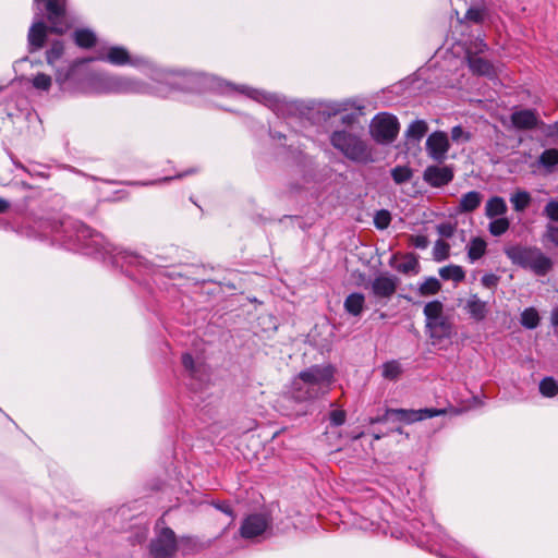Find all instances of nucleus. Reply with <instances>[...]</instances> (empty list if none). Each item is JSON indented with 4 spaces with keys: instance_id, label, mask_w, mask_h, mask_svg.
<instances>
[{
    "instance_id": "1",
    "label": "nucleus",
    "mask_w": 558,
    "mask_h": 558,
    "mask_svg": "<svg viewBox=\"0 0 558 558\" xmlns=\"http://www.w3.org/2000/svg\"><path fill=\"white\" fill-rule=\"evenodd\" d=\"M34 236L60 245L69 251L95 255L109 260L130 276L131 267H146V259L133 252L122 250L108 242L105 236L71 217L49 216L35 219L28 227Z\"/></svg>"
},
{
    "instance_id": "2",
    "label": "nucleus",
    "mask_w": 558,
    "mask_h": 558,
    "mask_svg": "<svg viewBox=\"0 0 558 558\" xmlns=\"http://www.w3.org/2000/svg\"><path fill=\"white\" fill-rule=\"evenodd\" d=\"M153 94L161 97L168 96L171 90H181L193 94L215 92L223 95H243L269 108L275 114L279 111V98L275 94L256 89L247 85H235L216 76L193 71H168L153 69Z\"/></svg>"
},
{
    "instance_id": "3",
    "label": "nucleus",
    "mask_w": 558,
    "mask_h": 558,
    "mask_svg": "<svg viewBox=\"0 0 558 558\" xmlns=\"http://www.w3.org/2000/svg\"><path fill=\"white\" fill-rule=\"evenodd\" d=\"M35 3L44 4L45 16L49 25L43 21V11L35 14V21L28 31L29 51L40 50L48 40V34L62 35L72 27V20L66 10L68 0H34Z\"/></svg>"
},
{
    "instance_id": "4",
    "label": "nucleus",
    "mask_w": 558,
    "mask_h": 558,
    "mask_svg": "<svg viewBox=\"0 0 558 558\" xmlns=\"http://www.w3.org/2000/svg\"><path fill=\"white\" fill-rule=\"evenodd\" d=\"M333 374L335 369L330 365H315L301 372L293 381L292 398L306 401L326 395L333 380Z\"/></svg>"
},
{
    "instance_id": "5",
    "label": "nucleus",
    "mask_w": 558,
    "mask_h": 558,
    "mask_svg": "<svg viewBox=\"0 0 558 558\" xmlns=\"http://www.w3.org/2000/svg\"><path fill=\"white\" fill-rule=\"evenodd\" d=\"M89 94H153V85L128 76L92 72Z\"/></svg>"
},
{
    "instance_id": "6",
    "label": "nucleus",
    "mask_w": 558,
    "mask_h": 558,
    "mask_svg": "<svg viewBox=\"0 0 558 558\" xmlns=\"http://www.w3.org/2000/svg\"><path fill=\"white\" fill-rule=\"evenodd\" d=\"M506 256L513 265L532 270L537 276H545L553 267V262L536 246L512 245L505 248Z\"/></svg>"
},
{
    "instance_id": "7",
    "label": "nucleus",
    "mask_w": 558,
    "mask_h": 558,
    "mask_svg": "<svg viewBox=\"0 0 558 558\" xmlns=\"http://www.w3.org/2000/svg\"><path fill=\"white\" fill-rule=\"evenodd\" d=\"M330 143L354 162L367 165L375 161L372 147L355 134L347 131H335L330 135Z\"/></svg>"
},
{
    "instance_id": "8",
    "label": "nucleus",
    "mask_w": 558,
    "mask_h": 558,
    "mask_svg": "<svg viewBox=\"0 0 558 558\" xmlns=\"http://www.w3.org/2000/svg\"><path fill=\"white\" fill-rule=\"evenodd\" d=\"M89 71L86 61H76L65 69H58L56 73V82L60 89L70 94H89Z\"/></svg>"
},
{
    "instance_id": "9",
    "label": "nucleus",
    "mask_w": 558,
    "mask_h": 558,
    "mask_svg": "<svg viewBox=\"0 0 558 558\" xmlns=\"http://www.w3.org/2000/svg\"><path fill=\"white\" fill-rule=\"evenodd\" d=\"M398 119L389 113L377 114L369 126L372 137L380 144H389L393 142L399 133Z\"/></svg>"
},
{
    "instance_id": "10",
    "label": "nucleus",
    "mask_w": 558,
    "mask_h": 558,
    "mask_svg": "<svg viewBox=\"0 0 558 558\" xmlns=\"http://www.w3.org/2000/svg\"><path fill=\"white\" fill-rule=\"evenodd\" d=\"M182 365L186 375L191 378L190 384L193 390L202 389L209 380L208 366L199 360H195L190 353H183L181 357Z\"/></svg>"
},
{
    "instance_id": "11",
    "label": "nucleus",
    "mask_w": 558,
    "mask_h": 558,
    "mask_svg": "<svg viewBox=\"0 0 558 558\" xmlns=\"http://www.w3.org/2000/svg\"><path fill=\"white\" fill-rule=\"evenodd\" d=\"M446 409L425 408L420 410L388 409V415H392V423L400 422L412 424L426 418L445 415Z\"/></svg>"
},
{
    "instance_id": "12",
    "label": "nucleus",
    "mask_w": 558,
    "mask_h": 558,
    "mask_svg": "<svg viewBox=\"0 0 558 558\" xmlns=\"http://www.w3.org/2000/svg\"><path fill=\"white\" fill-rule=\"evenodd\" d=\"M150 554L155 558H167L177 550V538L174 532L170 527H165L150 542Z\"/></svg>"
},
{
    "instance_id": "13",
    "label": "nucleus",
    "mask_w": 558,
    "mask_h": 558,
    "mask_svg": "<svg viewBox=\"0 0 558 558\" xmlns=\"http://www.w3.org/2000/svg\"><path fill=\"white\" fill-rule=\"evenodd\" d=\"M400 279L389 272L380 274L371 282V291L374 298L390 300L397 292Z\"/></svg>"
},
{
    "instance_id": "14",
    "label": "nucleus",
    "mask_w": 558,
    "mask_h": 558,
    "mask_svg": "<svg viewBox=\"0 0 558 558\" xmlns=\"http://www.w3.org/2000/svg\"><path fill=\"white\" fill-rule=\"evenodd\" d=\"M107 62L114 64V65H124V64H132V65H147L150 70V75L153 74V66H150L149 62L143 58H132L128 50L124 47L121 46H112L108 49L106 57L104 58Z\"/></svg>"
},
{
    "instance_id": "15",
    "label": "nucleus",
    "mask_w": 558,
    "mask_h": 558,
    "mask_svg": "<svg viewBox=\"0 0 558 558\" xmlns=\"http://www.w3.org/2000/svg\"><path fill=\"white\" fill-rule=\"evenodd\" d=\"M449 150V141L445 132H434L426 140V151L436 161L446 159Z\"/></svg>"
},
{
    "instance_id": "16",
    "label": "nucleus",
    "mask_w": 558,
    "mask_h": 558,
    "mask_svg": "<svg viewBox=\"0 0 558 558\" xmlns=\"http://www.w3.org/2000/svg\"><path fill=\"white\" fill-rule=\"evenodd\" d=\"M269 526V521L264 514L247 515L240 527L241 536L244 538H254L264 534Z\"/></svg>"
},
{
    "instance_id": "17",
    "label": "nucleus",
    "mask_w": 558,
    "mask_h": 558,
    "mask_svg": "<svg viewBox=\"0 0 558 558\" xmlns=\"http://www.w3.org/2000/svg\"><path fill=\"white\" fill-rule=\"evenodd\" d=\"M453 177V170L449 166H428L423 173V180L433 187L447 185Z\"/></svg>"
},
{
    "instance_id": "18",
    "label": "nucleus",
    "mask_w": 558,
    "mask_h": 558,
    "mask_svg": "<svg viewBox=\"0 0 558 558\" xmlns=\"http://www.w3.org/2000/svg\"><path fill=\"white\" fill-rule=\"evenodd\" d=\"M512 125L518 130H533L544 122L538 119L537 111L534 109H522L514 111L510 116Z\"/></svg>"
},
{
    "instance_id": "19",
    "label": "nucleus",
    "mask_w": 558,
    "mask_h": 558,
    "mask_svg": "<svg viewBox=\"0 0 558 558\" xmlns=\"http://www.w3.org/2000/svg\"><path fill=\"white\" fill-rule=\"evenodd\" d=\"M425 327L427 329L429 338L433 339L434 342L450 338L452 335V323L450 322V318L446 315L437 319L426 322Z\"/></svg>"
},
{
    "instance_id": "20",
    "label": "nucleus",
    "mask_w": 558,
    "mask_h": 558,
    "mask_svg": "<svg viewBox=\"0 0 558 558\" xmlns=\"http://www.w3.org/2000/svg\"><path fill=\"white\" fill-rule=\"evenodd\" d=\"M465 59L472 73L476 75L492 76L495 74L493 64L466 49Z\"/></svg>"
},
{
    "instance_id": "21",
    "label": "nucleus",
    "mask_w": 558,
    "mask_h": 558,
    "mask_svg": "<svg viewBox=\"0 0 558 558\" xmlns=\"http://www.w3.org/2000/svg\"><path fill=\"white\" fill-rule=\"evenodd\" d=\"M464 308L470 317L476 322L484 320L489 312L487 303L482 301L476 294H472L466 300Z\"/></svg>"
},
{
    "instance_id": "22",
    "label": "nucleus",
    "mask_w": 558,
    "mask_h": 558,
    "mask_svg": "<svg viewBox=\"0 0 558 558\" xmlns=\"http://www.w3.org/2000/svg\"><path fill=\"white\" fill-rule=\"evenodd\" d=\"M483 198L484 195L478 191H470L463 194L459 201V205L457 206V213H473L481 206Z\"/></svg>"
},
{
    "instance_id": "23",
    "label": "nucleus",
    "mask_w": 558,
    "mask_h": 558,
    "mask_svg": "<svg viewBox=\"0 0 558 558\" xmlns=\"http://www.w3.org/2000/svg\"><path fill=\"white\" fill-rule=\"evenodd\" d=\"M365 306V296L362 293L354 292L349 294L343 303L345 312L352 316H360Z\"/></svg>"
},
{
    "instance_id": "24",
    "label": "nucleus",
    "mask_w": 558,
    "mask_h": 558,
    "mask_svg": "<svg viewBox=\"0 0 558 558\" xmlns=\"http://www.w3.org/2000/svg\"><path fill=\"white\" fill-rule=\"evenodd\" d=\"M395 259H396V256H392V258L390 259V266H392L399 272L409 275V274H417L420 271V263H418L417 257L414 254H407L403 257V260L398 265L393 264Z\"/></svg>"
},
{
    "instance_id": "25",
    "label": "nucleus",
    "mask_w": 558,
    "mask_h": 558,
    "mask_svg": "<svg viewBox=\"0 0 558 558\" xmlns=\"http://www.w3.org/2000/svg\"><path fill=\"white\" fill-rule=\"evenodd\" d=\"M508 207L505 199L500 196L490 197L485 206V215L488 218L502 216L507 213Z\"/></svg>"
},
{
    "instance_id": "26",
    "label": "nucleus",
    "mask_w": 558,
    "mask_h": 558,
    "mask_svg": "<svg viewBox=\"0 0 558 558\" xmlns=\"http://www.w3.org/2000/svg\"><path fill=\"white\" fill-rule=\"evenodd\" d=\"M73 38L74 43L81 48H90L96 44V35L88 28L76 29Z\"/></svg>"
},
{
    "instance_id": "27",
    "label": "nucleus",
    "mask_w": 558,
    "mask_h": 558,
    "mask_svg": "<svg viewBox=\"0 0 558 558\" xmlns=\"http://www.w3.org/2000/svg\"><path fill=\"white\" fill-rule=\"evenodd\" d=\"M532 197L529 192L524 190H518L510 197V203L513 210L517 213L524 211L531 204Z\"/></svg>"
},
{
    "instance_id": "28",
    "label": "nucleus",
    "mask_w": 558,
    "mask_h": 558,
    "mask_svg": "<svg viewBox=\"0 0 558 558\" xmlns=\"http://www.w3.org/2000/svg\"><path fill=\"white\" fill-rule=\"evenodd\" d=\"M538 163L545 168L548 173L554 172L555 167L558 165V149H545L538 157Z\"/></svg>"
},
{
    "instance_id": "29",
    "label": "nucleus",
    "mask_w": 558,
    "mask_h": 558,
    "mask_svg": "<svg viewBox=\"0 0 558 558\" xmlns=\"http://www.w3.org/2000/svg\"><path fill=\"white\" fill-rule=\"evenodd\" d=\"M439 276L444 280H452L454 282H461L465 278V272L461 266L449 265L439 269Z\"/></svg>"
},
{
    "instance_id": "30",
    "label": "nucleus",
    "mask_w": 558,
    "mask_h": 558,
    "mask_svg": "<svg viewBox=\"0 0 558 558\" xmlns=\"http://www.w3.org/2000/svg\"><path fill=\"white\" fill-rule=\"evenodd\" d=\"M427 131L428 125L424 120H415L409 125L405 131V136L414 141H420L425 136Z\"/></svg>"
},
{
    "instance_id": "31",
    "label": "nucleus",
    "mask_w": 558,
    "mask_h": 558,
    "mask_svg": "<svg viewBox=\"0 0 558 558\" xmlns=\"http://www.w3.org/2000/svg\"><path fill=\"white\" fill-rule=\"evenodd\" d=\"M423 313L425 315L426 322L437 319L445 315L444 304L438 300L430 301L425 304Z\"/></svg>"
},
{
    "instance_id": "32",
    "label": "nucleus",
    "mask_w": 558,
    "mask_h": 558,
    "mask_svg": "<svg viewBox=\"0 0 558 558\" xmlns=\"http://www.w3.org/2000/svg\"><path fill=\"white\" fill-rule=\"evenodd\" d=\"M63 41L56 39L51 41L50 48L46 51V60L48 64L53 65L63 56Z\"/></svg>"
},
{
    "instance_id": "33",
    "label": "nucleus",
    "mask_w": 558,
    "mask_h": 558,
    "mask_svg": "<svg viewBox=\"0 0 558 558\" xmlns=\"http://www.w3.org/2000/svg\"><path fill=\"white\" fill-rule=\"evenodd\" d=\"M486 251V242L481 238H474L468 250V256L469 258L474 262L480 259Z\"/></svg>"
},
{
    "instance_id": "34",
    "label": "nucleus",
    "mask_w": 558,
    "mask_h": 558,
    "mask_svg": "<svg viewBox=\"0 0 558 558\" xmlns=\"http://www.w3.org/2000/svg\"><path fill=\"white\" fill-rule=\"evenodd\" d=\"M440 289V281L435 277H429L420 286L418 292L422 296H429L437 294Z\"/></svg>"
},
{
    "instance_id": "35",
    "label": "nucleus",
    "mask_w": 558,
    "mask_h": 558,
    "mask_svg": "<svg viewBox=\"0 0 558 558\" xmlns=\"http://www.w3.org/2000/svg\"><path fill=\"white\" fill-rule=\"evenodd\" d=\"M521 324L527 329H534L539 324V315L534 307L525 308L521 314Z\"/></svg>"
},
{
    "instance_id": "36",
    "label": "nucleus",
    "mask_w": 558,
    "mask_h": 558,
    "mask_svg": "<svg viewBox=\"0 0 558 558\" xmlns=\"http://www.w3.org/2000/svg\"><path fill=\"white\" fill-rule=\"evenodd\" d=\"M29 82L32 86L39 92H48L52 84V78L50 75L45 73L35 74Z\"/></svg>"
},
{
    "instance_id": "37",
    "label": "nucleus",
    "mask_w": 558,
    "mask_h": 558,
    "mask_svg": "<svg viewBox=\"0 0 558 558\" xmlns=\"http://www.w3.org/2000/svg\"><path fill=\"white\" fill-rule=\"evenodd\" d=\"M402 373V367L399 362L390 361L383 365V376L389 380H396Z\"/></svg>"
},
{
    "instance_id": "38",
    "label": "nucleus",
    "mask_w": 558,
    "mask_h": 558,
    "mask_svg": "<svg viewBox=\"0 0 558 558\" xmlns=\"http://www.w3.org/2000/svg\"><path fill=\"white\" fill-rule=\"evenodd\" d=\"M539 392L544 397H555L558 393V384L551 377H546L539 383Z\"/></svg>"
},
{
    "instance_id": "39",
    "label": "nucleus",
    "mask_w": 558,
    "mask_h": 558,
    "mask_svg": "<svg viewBox=\"0 0 558 558\" xmlns=\"http://www.w3.org/2000/svg\"><path fill=\"white\" fill-rule=\"evenodd\" d=\"M509 227V220L507 218L501 217L493 220L488 226V230L490 234H493L494 236H500L507 232Z\"/></svg>"
},
{
    "instance_id": "40",
    "label": "nucleus",
    "mask_w": 558,
    "mask_h": 558,
    "mask_svg": "<svg viewBox=\"0 0 558 558\" xmlns=\"http://www.w3.org/2000/svg\"><path fill=\"white\" fill-rule=\"evenodd\" d=\"M450 245L444 240H437L434 248L433 256L436 262L446 260L449 257Z\"/></svg>"
},
{
    "instance_id": "41",
    "label": "nucleus",
    "mask_w": 558,
    "mask_h": 558,
    "mask_svg": "<svg viewBox=\"0 0 558 558\" xmlns=\"http://www.w3.org/2000/svg\"><path fill=\"white\" fill-rule=\"evenodd\" d=\"M391 177L397 184H402L412 178V170L405 166H397L391 170Z\"/></svg>"
},
{
    "instance_id": "42",
    "label": "nucleus",
    "mask_w": 558,
    "mask_h": 558,
    "mask_svg": "<svg viewBox=\"0 0 558 558\" xmlns=\"http://www.w3.org/2000/svg\"><path fill=\"white\" fill-rule=\"evenodd\" d=\"M391 222V215L386 209H380L376 211L374 216V225L377 229L384 230L389 227Z\"/></svg>"
},
{
    "instance_id": "43",
    "label": "nucleus",
    "mask_w": 558,
    "mask_h": 558,
    "mask_svg": "<svg viewBox=\"0 0 558 558\" xmlns=\"http://www.w3.org/2000/svg\"><path fill=\"white\" fill-rule=\"evenodd\" d=\"M464 20L480 24L484 21V10L481 8L472 7L466 11Z\"/></svg>"
},
{
    "instance_id": "44",
    "label": "nucleus",
    "mask_w": 558,
    "mask_h": 558,
    "mask_svg": "<svg viewBox=\"0 0 558 558\" xmlns=\"http://www.w3.org/2000/svg\"><path fill=\"white\" fill-rule=\"evenodd\" d=\"M543 241H548L558 247V226L547 225Z\"/></svg>"
},
{
    "instance_id": "45",
    "label": "nucleus",
    "mask_w": 558,
    "mask_h": 558,
    "mask_svg": "<svg viewBox=\"0 0 558 558\" xmlns=\"http://www.w3.org/2000/svg\"><path fill=\"white\" fill-rule=\"evenodd\" d=\"M451 138L454 142H469L471 134L465 132L461 125H456L451 129Z\"/></svg>"
},
{
    "instance_id": "46",
    "label": "nucleus",
    "mask_w": 558,
    "mask_h": 558,
    "mask_svg": "<svg viewBox=\"0 0 558 558\" xmlns=\"http://www.w3.org/2000/svg\"><path fill=\"white\" fill-rule=\"evenodd\" d=\"M437 229V232L439 233V235L444 236V238H451L453 236L454 232H456V225L451 223V222H444V223H440L436 227Z\"/></svg>"
},
{
    "instance_id": "47",
    "label": "nucleus",
    "mask_w": 558,
    "mask_h": 558,
    "mask_svg": "<svg viewBox=\"0 0 558 558\" xmlns=\"http://www.w3.org/2000/svg\"><path fill=\"white\" fill-rule=\"evenodd\" d=\"M544 214L549 219L558 221V201H549L544 208Z\"/></svg>"
},
{
    "instance_id": "48",
    "label": "nucleus",
    "mask_w": 558,
    "mask_h": 558,
    "mask_svg": "<svg viewBox=\"0 0 558 558\" xmlns=\"http://www.w3.org/2000/svg\"><path fill=\"white\" fill-rule=\"evenodd\" d=\"M347 414L343 410H333L329 414L331 425L341 426L345 422Z\"/></svg>"
},
{
    "instance_id": "49",
    "label": "nucleus",
    "mask_w": 558,
    "mask_h": 558,
    "mask_svg": "<svg viewBox=\"0 0 558 558\" xmlns=\"http://www.w3.org/2000/svg\"><path fill=\"white\" fill-rule=\"evenodd\" d=\"M196 547V539L191 536H183L177 541V548H181L183 551L192 550Z\"/></svg>"
},
{
    "instance_id": "50",
    "label": "nucleus",
    "mask_w": 558,
    "mask_h": 558,
    "mask_svg": "<svg viewBox=\"0 0 558 558\" xmlns=\"http://www.w3.org/2000/svg\"><path fill=\"white\" fill-rule=\"evenodd\" d=\"M211 505L219 511L223 512L225 514L229 515L230 518H234V512L228 501H213Z\"/></svg>"
},
{
    "instance_id": "51",
    "label": "nucleus",
    "mask_w": 558,
    "mask_h": 558,
    "mask_svg": "<svg viewBox=\"0 0 558 558\" xmlns=\"http://www.w3.org/2000/svg\"><path fill=\"white\" fill-rule=\"evenodd\" d=\"M411 241H412V244L416 248H422V250L426 248L429 244L427 236L421 235V234L412 236Z\"/></svg>"
},
{
    "instance_id": "52",
    "label": "nucleus",
    "mask_w": 558,
    "mask_h": 558,
    "mask_svg": "<svg viewBox=\"0 0 558 558\" xmlns=\"http://www.w3.org/2000/svg\"><path fill=\"white\" fill-rule=\"evenodd\" d=\"M498 277L494 274L484 275L481 279V282L486 288H495L498 283Z\"/></svg>"
},
{
    "instance_id": "53",
    "label": "nucleus",
    "mask_w": 558,
    "mask_h": 558,
    "mask_svg": "<svg viewBox=\"0 0 558 558\" xmlns=\"http://www.w3.org/2000/svg\"><path fill=\"white\" fill-rule=\"evenodd\" d=\"M538 128L543 129V131L547 137L558 136V122H556L554 124H545L544 123V125H538Z\"/></svg>"
},
{
    "instance_id": "54",
    "label": "nucleus",
    "mask_w": 558,
    "mask_h": 558,
    "mask_svg": "<svg viewBox=\"0 0 558 558\" xmlns=\"http://www.w3.org/2000/svg\"><path fill=\"white\" fill-rule=\"evenodd\" d=\"M487 48L488 47L484 40L477 39L472 44V47H470L469 49H471L472 52L477 56V53L484 52L485 50H487Z\"/></svg>"
},
{
    "instance_id": "55",
    "label": "nucleus",
    "mask_w": 558,
    "mask_h": 558,
    "mask_svg": "<svg viewBox=\"0 0 558 558\" xmlns=\"http://www.w3.org/2000/svg\"><path fill=\"white\" fill-rule=\"evenodd\" d=\"M392 423V415H388V409H386L385 413L383 415H378L376 417H372L369 420L371 424H379V423Z\"/></svg>"
},
{
    "instance_id": "56",
    "label": "nucleus",
    "mask_w": 558,
    "mask_h": 558,
    "mask_svg": "<svg viewBox=\"0 0 558 558\" xmlns=\"http://www.w3.org/2000/svg\"><path fill=\"white\" fill-rule=\"evenodd\" d=\"M393 432L399 433V434H402V433H403V429H402V427H400V426L391 427V428H390L388 432H386V433L379 432V433L374 434V438H375V439H380V438H381V437H384L385 435H387V434H389V433H393Z\"/></svg>"
},
{
    "instance_id": "57",
    "label": "nucleus",
    "mask_w": 558,
    "mask_h": 558,
    "mask_svg": "<svg viewBox=\"0 0 558 558\" xmlns=\"http://www.w3.org/2000/svg\"><path fill=\"white\" fill-rule=\"evenodd\" d=\"M10 208V202L0 197V214L8 211Z\"/></svg>"
},
{
    "instance_id": "58",
    "label": "nucleus",
    "mask_w": 558,
    "mask_h": 558,
    "mask_svg": "<svg viewBox=\"0 0 558 558\" xmlns=\"http://www.w3.org/2000/svg\"><path fill=\"white\" fill-rule=\"evenodd\" d=\"M191 172H192V171H189V173H191ZM185 174H187V172H185V173H181V174H178V175H175V177H165V178H162V179L158 180V182H168V181L172 180L173 178H181V177H183V175H185ZM154 183H157V181L149 182L148 184H154Z\"/></svg>"
},
{
    "instance_id": "59",
    "label": "nucleus",
    "mask_w": 558,
    "mask_h": 558,
    "mask_svg": "<svg viewBox=\"0 0 558 558\" xmlns=\"http://www.w3.org/2000/svg\"><path fill=\"white\" fill-rule=\"evenodd\" d=\"M551 324L553 326L558 327V308H555L551 312Z\"/></svg>"
},
{
    "instance_id": "60",
    "label": "nucleus",
    "mask_w": 558,
    "mask_h": 558,
    "mask_svg": "<svg viewBox=\"0 0 558 558\" xmlns=\"http://www.w3.org/2000/svg\"><path fill=\"white\" fill-rule=\"evenodd\" d=\"M340 111H341V109H340V108H333V109H332V113H333V114H337V113H338V112H340Z\"/></svg>"
},
{
    "instance_id": "61",
    "label": "nucleus",
    "mask_w": 558,
    "mask_h": 558,
    "mask_svg": "<svg viewBox=\"0 0 558 558\" xmlns=\"http://www.w3.org/2000/svg\"><path fill=\"white\" fill-rule=\"evenodd\" d=\"M342 121H343V122H349V116H347V117L342 118Z\"/></svg>"
},
{
    "instance_id": "62",
    "label": "nucleus",
    "mask_w": 558,
    "mask_h": 558,
    "mask_svg": "<svg viewBox=\"0 0 558 558\" xmlns=\"http://www.w3.org/2000/svg\"><path fill=\"white\" fill-rule=\"evenodd\" d=\"M279 435V432H275L272 437L276 438Z\"/></svg>"
},
{
    "instance_id": "63",
    "label": "nucleus",
    "mask_w": 558,
    "mask_h": 558,
    "mask_svg": "<svg viewBox=\"0 0 558 558\" xmlns=\"http://www.w3.org/2000/svg\"><path fill=\"white\" fill-rule=\"evenodd\" d=\"M17 167H20L21 169L25 170L24 166L20 165V163H16Z\"/></svg>"
},
{
    "instance_id": "64",
    "label": "nucleus",
    "mask_w": 558,
    "mask_h": 558,
    "mask_svg": "<svg viewBox=\"0 0 558 558\" xmlns=\"http://www.w3.org/2000/svg\"><path fill=\"white\" fill-rule=\"evenodd\" d=\"M280 104H281V106L283 105V100H282V99L280 100ZM282 110H283V108L281 107V111H282Z\"/></svg>"
}]
</instances>
